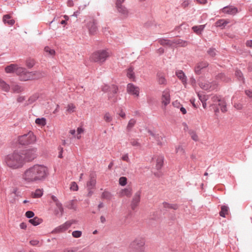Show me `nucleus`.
<instances>
[{
  "label": "nucleus",
  "mask_w": 252,
  "mask_h": 252,
  "mask_svg": "<svg viewBox=\"0 0 252 252\" xmlns=\"http://www.w3.org/2000/svg\"><path fill=\"white\" fill-rule=\"evenodd\" d=\"M127 92L129 94L134 95L136 96H139V89L131 83L128 84L127 85Z\"/></svg>",
  "instance_id": "nucleus-12"
},
{
  "label": "nucleus",
  "mask_w": 252,
  "mask_h": 252,
  "mask_svg": "<svg viewBox=\"0 0 252 252\" xmlns=\"http://www.w3.org/2000/svg\"><path fill=\"white\" fill-rule=\"evenodd\" d=\"M66 111L69 114L73 113L76 110V106L73 103L68 104L66 107Z\"/></svg>",
  "instance_id": "nucleus-33"
},
{
  "label": "nucleus",
  "mask_w": 252,
  "mask_h": 252,
  "mask_svg": "<svg viewBox=\"0 0 252 252\" xmlns=\"http://www.w3.org/2000/svg\"><path fill=\"white\" fill-rule=\"evenodd\" d=\"M10 88V86L0 78V89L3 91L8 92L9 91Z\"/></svg>",
  "instance_id": "nucleus-22"
},
{
  "label": "nucleus",
  "mask_w": 252,
  "mask_h": 252,
  "mask_svg": "<svg viewBox=\"0 0 252 252\" xmlns=\"http://www.w3.org/2000/svg\"><path fill=\"white\" fill-rule=\"evenodd\" d=\"M145 241L142 238L135 239L130 245V248L134 252H140L143 250Z\"/></svg>",
  "instance_id": "nucleus-7"
},
{
  "label": "nucleus",
  "mask_w": 252,
  "mask_h": 252,
  "mask_svg": "<svg viewBox=\"0 0 252 252\" xmlns=\"http://www.w3.org/2000/svg\"><path fill=\"white\" fill-rule=\"evenodd\" d=\"M161 102L165 106L170 103V97L168 90H165L162 93Z\"/></svg>",
  "instance_id": "nucleus-15"
},
{
  "label": "nucleus",
  "mask_w": 252,
  "mask_h": 252,
  "mask_svg": "<svg viewBox=\"0 0 252 252\" xmlns=\"http://www.w3.org/2000/svg\"><path fill=\"white\" fill-rule=\"evenodd\" d=\"M102 91L108 93V98L111 102L115 103L117 100V93L118 90V87L114 85L108 86L104 85L102 87Z\"/></svg>",
  "instance_id": "nucleus-4"
},
{
  "label": "nucleus",
  "mask_w": 252,
  "mask_h": 252,
  "mask_svg": "<svg viewBox=\"0 0 252 252\" xmlns=\"http://www.w3.org/2000/svg\"><path fill=\"white\" fill-rule=\"evenodd\" d=\"M245 94L249 96L250 98H252V90H247L245 91Z\"/></svg>",
  "instance_id": "nucleus-59"
},
{
  "label": "nucleus",
  "mask_w": 252,
  "mask_h": 252,
  "mask_svg": "<svg viewBox=\"0 0 252 252\" xmlns=\"http://www.w3.org/2000/svg\"><path fill=\"white\" fill-rule=\"evenodd\" d=\"M88 26L90 33L94 34L96 32V27L94 22H90Z\"/></svg>",
  "instance_id": "nucleus-34"
},
{
  "label": "nucleus",
  "mask_w": 252,
  "mask_h": 252,
  "mask_svg": "<svg viewBox=\"0 0 252 252\" xmlns=\"http://www.w3.org/2000/svg\"><path fill=\"white\" fill-rule=\"evenodd\" d=\"M213 101L215 104H218L220 107V109L222 112H225L227 111L226 103L223 99L219 98L218 96H214L213 98Z\"/></svg>",
  "instance_id": "nucleus-11"
},
{
  "label": "nucleus",
  "mask_w": 252,
  "mask_h": 252,
  "mask_svg": "<svg viewBox=\"0 0 252 252\" xmlns=\"http://www.w3.org/2000/svg\"><path fill=\"white\" fill-rule=\"evenodd\" d=\"M130 144L134 147H139L140 146V144L138 142V140L134 139L131 140Z\"/></svg>",
  "instance_id": "nucleus-47"
},
{
  "label": "nucleus",
  "mask_w": 252,
  "mask_h": 252,
  "mask_svg": "<svg viewBox=\"0 0 252 252\" xmlns=\"http://www.w3.org/2000/svg\"><path fill=\"white\" fill-rule=\"evenodd\" d=\"M220 11L224 14L234 15L237 13L238 9L233 6H227L222 8Z\"/></svg>",
  "instance_id": "nucleus-13"
},
{
  "label": "nucleus",
  "mask_w": 252,
  "mask_h": 252,
  "mask_svg": "<svg viewBox=\"0 0 252 252\" xmlns=\"http://www.w3.org/2000/svg\"><path fill=\"white\" fill-rule=\"evenodd\" d=\"M36 140V136L33 132L30 131L27 134L18 137V142L22 145H28L34 143Z\"/></svg>",
  "instance_id": "nucleus-6"
},
{
  "label": "nucleus",
  "mask_w": 252,
  "mask_h": 252,
  "mask_svg": "<svg viewBox=\"0 0 252 252\" xmlns=\"http://www.w3.org/2000/svg\"><path fill=\"white\" fill-rule=\"evenodd\" d=\"M117 9L119 13L123 18H126L128 17L129 12L126 6L124 5L119 6L117 7Z\"/></svg>",
  "instance_id": "nucleus-17"
},
{
  "label": "nucleus",
  "mask_w": 252,
  "mask_h": 252,
  "mask_svg": "<svg viewBox=\"0 0 252 252\" xmlns=\"http://www.w3.org/2000/svg\"><path fill=\"white\" fill-rule=\"evenodd\" d=\"M25 99V96H19L17 98V101L19 102H22Z\"/></svg>",
  "instance_id": "nucleus-64"
},
{
  "label": "nucleus",
  "mask_w": 252,
  "mask_h": 252,
  "mask_svg": "<svg viewBox=\"0 0 252 252\" xmlns=\"http://www.w3.org/2000/svg\"><path fill=\"white\" fill-rule=\"evenodd\" d=\"M34 213L31 211H27L26 213V216L28 218H32L34 216Z\"/></svg>",
  "instance_id": "nucleus-56"
},
{
  "label": "nucleus",
  "mask_w": 252,
  "mask_h": 252,
  "mask_svg": "<svg viewBox=\"0 0 252 252\" xmlns=\"http://www.w3.org/2000/svg\"><path fill=\"white\" fill-rule=\"evenodd\" d=\"M136 123V120L135 119L132 118L130 119L126 126V130L128 131H130Z\"/></svg>",
  "instance_id": "nucleus-30"
},
{
  "label": "nucleus",
  "mask_w": 252,
  "mask_h": 252,
  "mask_svg": "<svg viewBox=\"0 0 252 252\" xmlns=\"http://www.w3.org/2000/svg\"><path fill=\"white\" fill-rule=\"evenodd\" d=\"M51 198L52 200L55 203L56 207L58 209L55 211L56 214L57 215L60 213L61 215H62L63 213V208L62 206V203L60 202L58 198L54 195L51 196Z\"/></svg>",
  "instance_id": "nucleus-16"
},
{
  "label": "nucleus",
  "mask_w": 252,
  "mask_h": 252,
  "mask_svg": "<svg viewBox=\"0 0 252 252\" xmlns=\"http://www.w3.org/2000/svg\"><path fill=\"white\" fill-rule=\"evenodd\" d=\"M125 0H117L116 2V7H118L119 6H123L122 3L125 1Z\"/></svg>",
  "instance_id": "nucleus-58"
},
{
  "label": "nucleus",
  "mask_w": 252,
  "mask_h": 252,
  "mask_svg": "<svg viewBox=\"0 0 252 252\" xmlns=\"http://www.w3.org/2000/svg\"><path fill=\"white\" fill-rule=\"evenodd\" d=\"M236 76L239 79L242 78L243 74L240 71L237 70L235 72Z\"/></svg>",
  "instance_id": "nucleus-60"
},
{
  "label": "nucleus",
  "mask_w": 252,
  "mask_h": 252,
  "mask_svg": "<svg viewBox=\"0 0 252 252\" xmlns=\"http://www.w3.org/2000/svg\"><path fill=\"white\" fill-rule=\"evenodd\" d=\"M118 115L123 119L126 118V113L122 109L120 111Z\"/></svg>",
  "instance_id": "nucleus-62"
},
{
  "label": "nucleus",
  "mask_w": 252,
  "mask_h": 252,
  "mask_svg": "<svg viewBox=\"0 0 252 252\" xmlns=\"http://www.w3.org/2000/svg\"><path fill=\"white\" fill-rule=\"evenodd\" d=\"M190 135L191 138L195 141H197L198 140V137L195 132L191 131L190 132Z\"/></svg>",
  "instance_id": "nucleus-50"
},
{
  "label": "nucleus",
  "mask_w": 252,
  "mask_h": 252,
  "mask_svg": "<svg viewBox=\"0 0 252 252\" xmlns=\"http://www.w3.org/2000/svg\"><path fill=\"white\" fill-rule=\"evenodd\" d=\"M127 76L130 79L134 78V73L133 71V69L131 67H130L127 69Z\"/></svg>",
  "instance_id": "nucleus-46"
},
{
  "label": "nucleus",
  "mask_w": 252,
  "mask_h": 252,
  "mask_svg": "<svg viewBox=\"0 0 252 252\" xmlns=\"http://www.w3.org/2000/svg\"><path fill=\"white\" fill-rule=\"evenodd\" d=\"M109 56V54L106 50H100L93 53L91 59L94 62L102 63L107 60Z\"/></svg>",
  "instance_id": "nucleus-5"
},
{
  "label": "nucleus",
  "mask_w": 252,
  "mask_h": 252,
  "mask_svg": "<svg viewBox=\"0 0 252 252\" xmlns=\"http://www.w3.org/2000/svg\"><path fill=\"white\" fill-rule=\"evenodd\" d=\"M66 206L69 209H74L75 208L74 202L73 200H71L68 202L66 205Z\"/></svg>",
  "instance_id": "nucleus-45"
},
{
  "label": "nucleus",
  "mask_w": 252,
  "mask_h": 252,
  "mask_svg": "<svg viewBox=\"0 0 252 252\" xmlns=\"http://www.w3.org/2000/svg\"><path fill=\"white\" fill-rule=\"evenodd\" d=\"M95 180L94 178H91L89 182H87V187L90 188H93L95 185Z\"/></svg>",
  "instance_id": "nucleus-43"
},
{
  "label": "nucleus",
  "mask_w": 252,
  "mask_h": 252,
  "mask_svg": "<svg viewBox=\"0 0 252 252\" xmlns=\"http://www.w3.org/2000/svg\"><path fill=\"white\" fill-rule=\"evenodd\" d=\"M175 152L176 153H181V154H184L185 152L184 149L180 145H178L176 147Z\"/></svg>",
  "instance_id": "nucleus-49"
},
{
  "label": "nucleus",
  "mask_w": 252,
  "mask_h": 252,
  "mask_svg": "<svg viewBox=\"0 0 252 252\" xmlns=\"http://www.w3.org/2000/svg\"><path fill=\"white\" fill-rule=\"evenodd\" d=\"M176 75L177 77L182 81V83L186 85L187 83V78L184 74V73L182 70H177L176 72Z\"/></svg>",
  "instance_id": "nucleus-21"
},
{
  "label": "nucleus",
  "mask_w": 252,
  "mask_h": 252,
  "mask_svg": "<svg viewBox=\"0 0 252 252\" xmlns=\"http://www.w3.org/2000/svg\"><path fill=\"white\" fill-rule=\"evenodd\" d=\"M119 184L122 186H125L127 184V178L125 177H121L119 180Z\"/></svg>",
  "instance_id": "nucleus-44"
},
{
  "label": "nucleus",
  "mask_w": 252,
  "mask_h": 252,
  "mask_svg": "<svg viewBox=\"0 0 252 252\" xmlns=\"http://www.w3.org/2000/svg\"><path fill=\"white\" fill-rule=\"evenodd\" d=\"M189 0H184L182 3V6L184 8H186L189 5Z\"/></svg>",
  "instance_id": "nucleus-55"
},
{
  "label": "nucleus",
  "mask_w": 252,
  "mask_h": 252,
  "mask_svg": "<svg viewBox=\"0 0 252 252\" xmlns=\"http://www.w3.org/2000/svg\"><path fill=\"white\" fill-rule=\"evenodd\" d=\"M208 65V63L207 62H201L197 64L195 68V71L197 74H200L201 70L204 68L206 67Z\"/></svg>",
  "instance_id": "nucleus-19"
},
{
  "label": "nucleus",
  "mask_w": 252,
  "mask_h": 252,
  "mask_svg": "<svg viewBox=\"0 0 252 252\" xmlns=\"http://www.w3.org/2000/svg\"><path fill=\"white\" fill-rule=\"evenodd\" d=\"M199 85L202 89L205 90H213L215 88L214 85H211L209 83H203L200 82Z\"/></svg>",
  "instance_id": "nucleus-24"
},
{
  "label": "nucleus",
  "mask_w": 252,
  "mask_h": 252,
  "mask_svg": "<svg viewBox=\"0 0 252 252\" xmlns=\"http://www.w3.org/2000/svg\"><path fill=\"white\" fill-rule=\"evenodd\" d=\"M49 174L48 167L36 164L26 169L21 174V180L25 184H32L44 181Z\"/></svg>",
  "instance_id": "nucleus-1"
},
{
  "label": "nucleus",
  "mask_w": 252,
  "mask_h": 252,
  "mask_svg": "<svg viewBox=\"0 0 252 252\" xmlns=\"http://www.w3.org/2000/svg\"><path fill=\"white\" fill-rule=\"evenodd\" d=\"M229 208L228 207L222 205L221 207V211L220 212V215L223 218H225L226 215H228Z\"/></svg>",
  "instance_id": "nucleus-26"
},
{
  "label": "nucleus",
  "mask_w": 252,
  "mask_h": 252,
  "mask_svg": "<svg viewBox=\"0 0 252 252\" xmlns=\"http://www.w3.org/2000/svg\"><path fill=\"white\" fill-rule=\"evenodd\" d=\"M158 42L160 43V45L165 46H173L172 45V40H169L167 39H161L159 40Z\"/></svg>",
  "instance_id": "nucleus-36"
},
{
  "label": "nucleus",
  "mask_w": 252,
  "mask_h": 252,
  "mask_svg": "<svg viewBox=\"0 0 252 252\" xmlns=\"http://www.w3.org/2000/svg\"><path fill=\"white\" fill-rule=\"evenodd\" d=\"M157 80L158 83L160 85H165L166 83L165 75L162 72H158L157 73Z\"/></svg>",
  "instance_id": "nucleus-20"
},
{
  "label": "nucleus",
  "mask_w": 252,
  "mask_h": 252,
  "mask_svg": "<svg viewBox=\"0 0 252 252\" xmlns=\"http://www.w3.org/2000/svg\"><path fill=\"white\" fill-rule=\"evenodd\" d=\"M29 222L32 225L36 226L41 223L42 220L38 217H34V218L30 220Z\"/></svg>",
  "instance_id": "nucleus-35"
},
{
  "label": "nucleus",
  "mask_w": 252,
  "mask_h": 252,
  "mask_svg": "<svg viewBox=\"0 0 252 252\" xmlns=\"http://www.w3.org/2000/svg\"><path fill=\"white\" fill-rule=\"evenodd\" d=\"M30 243L32 246H36L38 244L39 241L37 240H32L30 241Z\"/></svg>",
  "instance_id": "nucleus-63"
},
{
  "label": "nucleus",
  "mask_w": 252,
  "mask_h": 252,
  "mask_svg": "<svg viewBox=\"0 0 252 252\" xmlns=\"http://www.w3.org/2000/svg\"><path fill=\"white\" fill-rule=\"evenodd\" d=\"M77 139H79L81 138V136L80 134L83 133L84 132V129L82 127H78L77 129Z\"/></svg>",
  "instance_id": "nucleus-54"
},
{
  "label": "nucleus",
  "mask_w": 252,
  "mask_h": 252,
  "mask_svg": "<svg viewBox=\"0 0 252 252\" xmlns=\"http://www.w3.org/2000/svg\"><path fill=\"white\" fill-rule=\"evenodd\" d=\"M122 159L123 160L126 161V162H129V161L128 156L127 154L123 155L122 157Z\"/></svg>",
  "instance_id": "nucleus-61"
},
{
  "label": "nucleus",
  "mask_w": 252,
  "mask_h": 252,
  "mask_svg": "<svg viewBox=\"0 0 252 252\" xmlns=\"http://www.w3.org/2000/svg\"><path fill=\"white\" fill-rule=\"evenodd\" d=\"M44 51L46 52L48 55H51V56H54L55 54V51L54 50L51 49L48 46H46L44 48Z\"/></svg>",
  "instance_id": "nucleus-42"
},
{
  "label": "nucleus",
  "mask_w": 252,
  "mask_h": 252,
  "mask_svg": "<svg viewBox=\"0 0 252 252\" xmlns=\"http://www.w3.org/2000/svg\"><path fill=\"white\" fill-rule=\"evenodd\" d=\"M12 90L14 93H19L23 91V89L21 86L17 84L12 85Z\"/></svg>",
  "instance_id": "nucleus-39"
},
{
  "label": "nucleus",
  "mask_w": 252,
  "mask_h": 252,
  "mask_svg": "<svg viewBox=\"0 0 252 252\" xmlns=\"http://www.w3.org/2000/svg\"><path fill=\"white\" fill-rule=\"evenodd\" d=\"M72 224V221H67L64 224L60 226L59 227L56 228V230L59 232H62L67 230Z\"/></svg>",
  "instance_id": "nucleus-18"
},
{
  "label": "nucleus",
  "mask_w": 252,
  "mask_h": 252,
  "mask_svg": "<svg viewBox=\"0 0 252 252\" xmlns=\"http://www.w3.org/2000/svg\"><path fill=\"white\" fill-rule=\"evenodd\" d=\"M217 79H219L222 81H227V79L226 78L225 75L223 73H220L217 76Z\"/></svg>",
  "instance_id": "nucleus-51"
},
{
  "label": "nucleus",
  "mask_w": 252,
  "mask_h": 252,
  "mask_svg": "<svg viewBox=\"0 0 252 252\" xmlns=\"http://www.w3.org/2000/svg\"><path fill=\"white\" fill-rule=\"evenodd\" d=\"M140 197H141V191H138L134 194L131 203V208L132 209H134L135 207H136L139 204L140 201Z\"/></svg>",
  "instance_id": "nucleus-14"
},
{
  "label": "nucleus",
  "mask_w": 252,
  "mask_h": 252,
  "mask_svg": "<svg viewBox=\"0 0 252 252\" xmlns=\"http://www.w3.org/2000/svg\"><path fill=\"white\" fill-rule=\"evenodd\" d=\"M174 44L179 45L181 46L185 47L188 45V43L185 41H184L180 39H177L172 40V45H173Z\"/></svg>",
  "instance_id": "nucleus-29"
},
{
  "label": "nucleus",
  "mask_w": 252,
  "mask_h": 252,
  "mask_svg": "<svg viewBox=\"0 0 252 252\" xmlns=\"http://www.w3.org/2000/svg\"><path fill=\"white\" fill-rule=\"evenodd\" d=\"M72 235L74 238H79L82 235V232L80 231H74L72 233Z\"/></svg>",
  "instance_id": "nucleus-48"
},
{
  "label": "nucleus",
  "mask_w": 252,
  "mask_h": 252,
  "mask_svg": "<svg viewBox=\"0 0 252 252\" xmlns=\"http://www.w3.org/2000/svg\"><path fill=\"white\" fill-rule=\"evenodd\" d=\"M216 50L215 49H210L208 51V54L211 56V57H214L216 55Z\"/></svg>",
  "instance_id": "nucleus-52"
},
{
  "label": "nucleus",
  "mask_w": 252,
  "mask_h": 252,
  "mask_svg": "<svg viewBox=\"0 0 252 252\" xmlns=\"http://www.w3.org/2000/svg\"><path fill=\"white\" fill-rule=\"evenodd\" d=\"M35 63L34 60L31 58L27 59L26 62L27 66L30 68L32 67L34 65Z\"/></svg>",
  "instance_id": "nucleus-38"
},
{
  "label": "nucleus",
  "mask_w": 252,
  "mask_h": 252,
  "mask_svg": "<svg viewBox=\"0 0 252 252\" xmlns=\"http://www.w3.org/2000/svg\"><path fill=\"white\" fill-rule=\"evenodd\" d=\"M229 23V21L228 20L220 19L216 22L215 26L217 27H221L223 28Z\"/></svg>",
  "instance_id": "nucleus-25"
},
{
  "label": "nucleus",
  "mask_w": 252,
  "mask_h": 252,
  "mask_svg": "<svg viewBox=\"0 0 252 252\" xmlns=\"http://www.w3.org/2000/svg\"><path fill=\"white\" fill-rule=\"evenodd\" d=\"M198 96H199L200 100L202 102V105H203V108H206L207 104H206V103L205 102V101H206V99L202 98L201 96L199 94H198Z\"/></svg>",
  "instance_id": "nucleus-57"
},
{
  "label": "nucleus",
  "mask_w": 252,
  "mask_h": 252,
  "mask_svg": "<svg viewBox=\"0 0 252 252\" xmlns=\"http://www.w3.org/2000/svg\"><path fill=\"white\" fill-rule=\"evenodd\" d=\"M163 206L165 208L177 210L178 209V205L176 204H170L167 202L163 203Z\"/></svg>",
  "instance_id": "nucleus-32"
},
{
  "label": "nucleus",
  "mask_w": 252,
  "mask_h": 252,
  "mask_svg": "<svg viewBox=\"0 0 252 252\" xmlns=\"http://www.w3.org/2000/svg\"><path fill=\"white\" fill-rule=\"evenodd\" d=\"M148 133L151 135V137H150V139L152 140H155L156 143L160 146L164 145L165 143V140L164 139V137L161 135H159L158 133L149 130Z\"/></svg>",
  "instance_id": "nucleus-8"
},
{
  "label": "nucleus",
  "mask_w": 252,
  "mask_h": 252,
  "mask_svg": "<svg viewBox=\"0 0 252 252\" xmlns=\"http://www.w3.org/2000/svg\"><path fill=\"white\" fill-rule=\"evenodd\" d=\"M25 158L28 161L33 160L37 156V149H29L24 152Z\"/></svg>",
  "instance_id": "nucleus-9"
},
{
  "label": "nucleus",
  "mask_w": 252,
  "mask_h": 252,
  "mask_svg": "<svg viewBox=\"0 0 252 252\" xmlns=\"http://www.w3.org/2000/svg\"><path fill=\"white\" fill-rule=\"evenodd\" d=\"M205 28V25H200L198 26H194L192 28L193 32L197 34H201V32L203 31Z\"/></svg>",
  "instance_id": "nucleus-31"
},
{
  "label": "nucleus",
  "mask_w": 252,
  "mask_h": 252,
  "mask_svg": "<svg viewBox=\"0 0 252 252\" xmlns=\"http://www.w3.org/2000/svg\"><path fill=\"white\" fill-rule=\"evenodd\" d=\"M43 195L42 189H37L34 192L32 193L31 196L33 198H39Z\"/></svg>",
  "instance_id": "nucleus-28"
},
{
  "label": "nucleus",
  "mask_w": 252,
  "mask_h": 252,
  "mask_svg": "<svg viewBox=\"0 0 252 252\" xmlns=\"http://www.w3.org/2000/svg\"><path fill=\"white\" fill-rule=\"evenodd\" d=\"M2 20L4 24H7L9 26H12L15 23V21L11 19V16L8 14L4 15Z\"/></svg>",
  "instance_id": "nucleus-23"
},
{
  "label": "nucleus",
  "mask_w": 252,
  "mask_h": 252,
  "mask_svg": "<svg viewBox=\"0 0 252 252\" xmlns=\"http://www.w3.org/2000/svg\"><path fill=\"white\" fill-rule=\"evenodd\" d=\"M103 120L106 123H110L113 120V117L109 112H106L103 115Z\"/></svg>",
  "instance_id": "nucleus-37"
},
{
  "label": "nucleus",
  "mask_w": 252,
  "mask_h": 252,
  "mask_svg": "<svg viewBox=\"0 0 252 252\" xmlns=\"http://www.w3.org/2000/svg\"><path fill=\"white\" fill-rule=\"evenodd\" d=\"M7 73L15 72L20 77L21 81H26L29 80L36 79L42 77L45 73L39 71L28 72L26 68L19 67L17 64H11L5 68Z\"/></svg>",
  "instance_id": "nucleus-2"
},
{
  "label": "nucleus",
  "mask_w": 252,
  "mask_h": 252,
  "mask_svg": "<svg viewBox=\"0 0 252 252\" xmlns=\"http://www.w3.org/2000/svg\"><path fill=\"white\" fill-rule=\"evenodd\" d=\"M6 165L12 169H17L23 165L24 158L17 153H13L7 155L5 158Z\"/></svg>",
  "instance_id": "nucleus-3"
},
{
  "label": "nucleus",
  "mask_w": 252,
  "mask_h": 252,
  "mask_svg": "<svg viewBox=\"0 0 252 252\" xmlns=\"http://www.w3.org/2000/svg\"><path fill=\"white\" fill-rule=\"evenodd\" d=\"M164 158L162 156H158L156 159V168L159 169L163 165Z\"/></svg>",
  "instance_id": "nucleus-27"
},
{
  "label": "nucleus",
  "mask_w": 252,
  "mask_h": 252,
  "mask_svg": "<svg viewBox=\"0 0 252 252\" xmlns=\"http://www.w3.org/2000/svg\"><path fill=\"white\" fill-rule=\"evenodd\" d=\"M102 197L104 199L110 200L112 198V194L107 191H104L102 194Z\"/></svg>",
  "instance_id": "nucleus-41"
},
{
  "label": "nucleus",
  "mask_w": 252,
  "mask_h": 252,
  "mask_svg": "<svg viewBox=\"0 0 252 252\" xmlns=\"http://www.w3.org/2000/svg\"><path fill=\"white\" fill-rule=\"evenodd\" d=\"M35 123L38 125L45 126L46 125V119L44 118H37L35 120Z\"/></svg>",
  "instance_id": "nucleus-40"
},
{
  "label": "nucleus",
  "mask_w": 252,
  "mask_h": 252,
  "mask_svg": "<svg viewBox=\"0 0 252 252\" xmlns=\"http://www.w3.org/2000/svg\"><path fill=\"white\" fill-rule=\"evenodd\" d=\"M118 194L120 197H126L129 198L132 194V189L131 187H127L121 189Z\"/></svg>",
  "instance_id": "nucleus-10"
},
{
  "label": "nucleus",
  "mask_w": 252,
  "mask_h": 252,
  "mask_svg": "<svg viewBox=\"0 0 252 252\" xmlns=\"http://www.w3.org/2000/svg\"><path fill=\"white\" fill-rule=\"evenodd\" d=\"M70 189L74 191H76L78 189V186L75 182H72L70 185Z\"/></svg>",
  "instance_id": "nucleus-53"
}]
</instances>
